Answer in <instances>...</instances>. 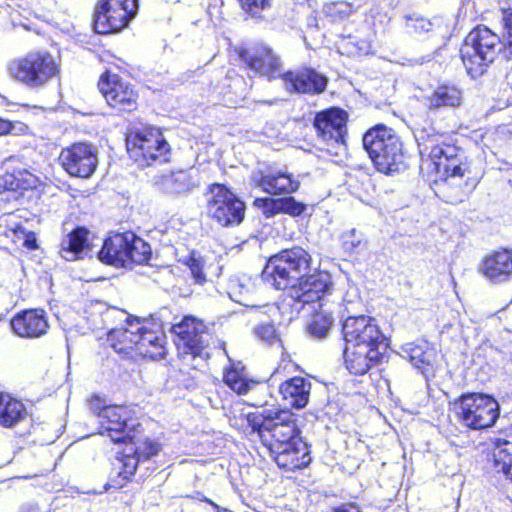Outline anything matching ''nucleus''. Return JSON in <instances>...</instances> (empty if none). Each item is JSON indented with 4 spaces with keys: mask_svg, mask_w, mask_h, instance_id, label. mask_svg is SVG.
Returning a JSON list of instances; mask_svg holds the SVG:
<instances>
[{
    "mask_svg": "<svg viewBox=\"0 0 512 512\" xmlns=\"http://www.w3.org/2000/svg\"><path fill=\"white\" fill-rule=\"evenodd\" d=\"M255 336L269 344L273 345L277 342H281L280 335L273 323H261L254 328Z\"/></svg>",
    "mask_w": 512,
    "mask_h": 512,
    "instance_id": "45",
    "label": "nucleus"
},
{
    "mask_svg": "<svg viewBox=\"0 0 512 512\" xmlns=\"http://www.w3.org/2000/svg\"><path fill=\"white\" fill-rule=\"evenodd\" d=\"M116 459L119 462L118 470L112 474L105 487L120 490L134 480L140 461L130 452H119Z\"/></svg>",
    "mask_w": 512,
    "mask_h": 512,
    "instance_id": "32",
    "label": "nucleus"
},
{
    "mask_svg": "<svg viewBox=\"0 0 512 512\" xmlns=\"http://www.w3.org/2000/svg\"><path fill=\"white\" fill-rule=\"evenodd\" d=\"M245 421L244 431L247 434H256L261 441L268 427V412L263 415L257 412H248L243 415Z\"/></svg>",
    "mask_w": 512,
    "mask_h": 512,
    "instance_id": "41",
    "label": "nucleus"
},
{
    "mask_svg": "<svg viewBox=\"0 0 512 512\" xmlns=\"http://www.w3.org/2000/svg\"><path fill=\"white\" fill-rule=\"evenodd\" d=\"M26 416V407L23 402L8 393L0 392V425L12 428Z\"/></svg>",
    "mask_w": 512,
    "mask_h": 512,
    "instance_id": "34",
    "label": "nucleus"
},
{
    "mask_svg": "<svg viewBox=\"0 0 512 512\" xmlns=\"http://www.w3.org/2000/svg\"><path fill=\"white\" fill-rule=\"evenodd\" d=\"M23 246L31 251L38 249L36 234L33 231H26L24 234Z\"/></svg>",
    "mask_w": 512,
    "mask_h": 512,
    "instance_id": "50",
    "label": "nucleus"
},
{
    "mask_svg": "<svg viewBox=\"0 0 512 512\" xmlns=\"http://www.w3.org/2000/svg\"><path fill=\"white\" fill-rule=\"evenodd\" d=\"M491 456L495 472L512 482V442L498 439Z\"/></svg>",
    "mask_w": 512,
    "mask_h": 512,
    "instance_id": "37",
    "label": "nucleus"
},
{
    "mask_svg": "<svg viewBox=\"0 0 512 512\" xmlns=\"http://www.w3.org/2000/svg\"><path fill=\"white\" fill-rule=\"evenodd\" d=\"M253 206L258 209L265 218H272L278 214H286L298 217L305 213L307 205L297 201L294 197H257L253 200Z\"/></svg>",
    "mask_w": 512,
    "mask_h": 512,
    "instance_id": "27",
    "label": "nucleus"
},
{
    "mask_svg": "<svg viewBox=\"0 0 512 512\" xmlns=\"http://www.w3.org/2000/svg\"><path fill=\"white\" fill-rule=\"evenodd\" d=\"M246 18L257 21L265 18V12L272 7V0H237Z\"/></svg>",
    "mask_w": 512,
    "mask_h": 512,
    "instance_id": "40",
    "label": "nucleus"
},
{
    "mask_svg": "<svg viewBox=\"0 0 512 512\" xmlns=\"http://www.w3.org/2000/svg\"><path fill=\"white\" fill-rule=\"evenodd\" d=\"M98 151L86 142H74L61 149L58 156L60 167L71 177L88 179L98 167Z\"/></svg>",
    "mask_w": 512,
    "mask_h": 512,
    "instance_id": "16",
    "label": "nucleus"
},
{
    "mask_svg": "<svg viewBox=\"0 0 512 512\" xmlns=\"http://www.w3.org/2000/svg\"><path fill=\"white\" fill-rule=\"evenodd\" d=\"M409 362L414 368L425 373L431 371L434 366L436 351L427 342L411 343L406 349Z\"/></svg>",
    "mask_w": 512,
    "mask_h": 512,
    "instance_id": "36",
    "label": "nucleus"
},
{
    "mask_svg": "<svg viewBox=\"0 0 512 512\" xmlns=\"http://www.w3.org/2000/svg\"><path fill=\"white\" fill-rule=\"evenodd\" d=\"M278 468L283 472H296L307 468L312 462L311 448L302 437L287 446L270 453Z\"/></svg>",
    "mask_w": 512,
    "mask_h": 512,
    "instance_id": "23",
    "label": "nucleus"
},
{
    "mask_svg": "<svg viewBox=\"0 0 512 512\" xmlns=\"http://www.w3.org/2000/svg\"><path fill=\"white\" fill-rule=\"evenodd\" d=\"M331 17L343 19L349 16L350 9L349 6L345 3H335L329 7L328 11Z\"/></svg>",
    "mask_w": 512,
    "mask_h": 512,
    "instance_id": "49",
    "label": "nucleus"
},
{
    "mask_svg": "<svg viewBox=\"0 0 512 512\" xmlns=\"http://www.w3.org/2000/svg\"><path fill=\"white\" fill-rule=\"evenodd\" d=\"M111 347L119 354L146 359L164 358L166 335L153 320L129 316L122 328L109 332Z\"/></svg>",
    "mask_w": 512,
    "mask_h": 512,
    "instance_id": "3",
    "label": "nucleus"
},
{
    "mask_svg": "<svg viewBox=\"0 0 512 512\" xmlns=\"http://www.w3.org/2000/svg\"><path fill=\"white\" fill-rule=\"evenodd\" d=\"M61 56L45 48L32 49L8 62V77L27 88L47 86L61 75Z\"/></svg>",
    "mask_w": 512,
    "mask_h": 512,
    "instance_id": "6",
    "label": "nucleus"
},
{
    "mask_svg": "<svg viewBox=\"0 0 512 512\" xmlns=\"http://www.w3.org/2000/svg\"><path fill=\"white\" fill-rule=\"evenodd\" d=\"M267 425L261 443L270 453L302 437L297 416L290 409L268 411Z\"/></svg>",
    "mask_w": 512,
    "mask_h": 512,
    "instance_id": "17",
    "label": "nucleus"
},
{
    "mask_svg": "<svg viewBox=\"0 0 512 512\" xmlns=\"http://www.w3.org/2000/svg\"><path fill=\"white\" fill-rule=\"evenodd\" d=\"M9 231L14 235L24 234L26 232L25 228L21 223L16 224L14 227L9 228Z\"/></svg>",
    "mask_w": 512,
    "mask_h": 512,
    "instance_id": "53",
    "label": "nucleus"
},
{
    "mask_svg": "<svg viewBox=\"0 0 512 512\" xmlns=\"http://www.w3.org/2000/svg\"><path fill=\"white\" fill-rule=\"evenodd\" d=\"M127 63L115 58L99 76L97 87L108 107L118 116L129 115L140 107V92L136 85L118 72H127Z\"/></svg>",
    "mask_w": 512,
    "mask_h": 512,
    "instance_id": "7",
    "label": "nucleus"
},
{
    "mask_svg": "<svg viewBox=\"0 0 512 512\" xmlns=\"http://www.w3.org/2000/svg\"><path fill=\"white\" fill-rule=\"evenodd\" d=\"M41 185L40 178L26 168L7 170L0 176V194L10 193L14 200L26 193L39 191Z\"/></svg>",
    "mask_w": 512,
    "mask_h": 512,
    "instance_id": "25",
    "label": "nucleus"
},
{
    "mask_svg": "<svg viewBox=\"0 0 512 512\" xmlns=\"http://www.w3.org/2000/svg\"><path fill=\"white\" fill-rule=\"evenodd\" d=\"M237 57L243 68L254 77L272 82L278 80L282 73L283 62L280 55L264 42L240 47Z\"/></svg>",
    "mask_w": 512,
    "mask_h": 512,
    "instance_id": "13",
    "label": "nucleus"
},
{
    "mask_svg": "<svg viewBox=\"0 0 512 512\" xmlns=\"http://www.w3.org/2000/svg\"><path fill=\"white\" fill-rule=\"evenodd\" d=\"M222 381L239 396L246 395L257 384L255 380L247 376L244 366L232 361L224 367Z\"/></svg>",
    "mask_w": 512,
    "mask_h": 512,
    "instance_id": "33",
    "label": "nucleus"
},
{
    "mask_svg": "<svg viewBox=\"0 0 512 512\" xmlns=\"http://www.w3.org/2000/svg\"><path fill=\"white\" fill-rule=\"evenodd\" d=\"M125 149L129 159L140 168L167 164L172 147L162 128L147 123H130L124 132Z\"/></svg>",
    "mask_w": 512,
    "mask_h": 512,
    "instance_id": "5",
    "label": "nucleus"
},
{
    "mask_svg": "<svg viewBox=\"0 0 512 512\" xmlns=\"http://www.w3.org/2000/svg\"><path fill=\"white\" fill-rule=\"evenodd\" d=\"M389 349L343 344L342 358L345 369L353 376H364L373 368L387 362Z\"/></svg>",
    "mask_w": 512,
    "mask_h": 512,
    "instance_id": "20",
    "label": "nucleus"
},
{
    "mask_svg": "<svg viewBox=\"0 0 512 512\" xmlns=\"http://www.w3.org/2000/svg\"><path fill=\"white\" fill-rule=\"evenodd\" d=\"M311 253L301 246L285 248L269 257L263 271V280L274 289L290 291L304 304L321 303L335 290L332 275L313 268Z\"/></svg>",
    "mask_w": 512,
    "mask_h": 512,
    "instance_id": "2",
    "label": "nucleus"
},
{
    "mask_svg": "<svg viewBox=\"0 0 512 512\" xmlns=\"http://www.w3.org/2000/svg\"><path fill=\"white\" fill-rule=\"evenodd\" d=\"M185 264L189 267L192 277L196 283L203 284L206 282L203 262L199 258H196L193 254H191L187 257Z\"/></svg>",
    "mask_w": 512,
    "mask_h": 512,
    "instance_id": "47",
    "label": "nucleus"
},
{
    "mask_svg": "<svg viewBox=\"0 0 512 512\" xmlns=\"http://www.w3.org/2000/svg\"><path fill=\"white\" fill-rule=\"evenodd\" d=\"M330 512H361V510L356 503L345 502L332 507Z\"/></svg>",
    "mask_w": 512,
    "mask_h": 512,
    "instance_id": "51",
    "label": "nucleus"
},
{
    "mask_svg": "<svg viewBox=\"0 0 512 512\" xmlns=\"http://www.w3.org/2000/svg\"><path fill=\"white\" fill-rule=\"evenodd\" d=\"M504 100L507 105H512V73L507 76V85L503 89Z\"/></svg>",
    "mask_w": 512,
    "mask_h": 512,
    "instance_id": "52",
    "label": "nucleus"
},
{
    "mask_svg": "<svg viewBox=\"0 0 512 512\" xmlns=\"http://www.w3.org/2000/svg\"><path fill=\"white\" fill-rule=\"evenodd\" d=\"M163 183L174 194H185L196 187L192 176L185 170L171 172L165 176Z\"/></svg>",
    "mask_w": 512,
    "mask_h": 512,
    "instance_id": "38",
    "label": "nucleus"
},
{
    "mask_svg": "<svg viewBox=\"0 0 512 512\" xmlns=\"http://www.w3.org/2000/svg\"><path fill=\"white\" fill-rule=\"evenodd\" d=\"M478 272L489 282L501 284L512 278V249L498 248L482 257Z\"/></svg>",
    "mask_w": 512,
    "mask_h": 512,
    "instance_id": "22",
    "label": "nucleus"
},
{
    "mask_svg": "<svg viewBox=\"0 0 512 512\" xmlns=\"http://www.w3.org/2000/svg\"><path fill=\"white\" fill-rule=\"evenodd\" d=\"M127 231L116 232L104 239L98 251V259L106 264L116 267H125Z\"/></svg>",
    "mask_w": 512,
    "mask_h": 512,
    "instance_id": "31",
    "label": "nucleus"
},
{
    "mask_svg": "<svg viewBox=\"0 0 512 512\" xmlns=\"http://www.w3.org/2000/svg\"><path fill=\"white\" fill-rule=\"evenodd\" d=\"M207 216L222 227L241 224L245 217V203L225 184L214 182L207 186Z\"/></svg>",
    "mask_w": 512,
    "mask_h": 512,
    "instance_id": "11",
    "label": "nucleus"
},
{
    "mask_svg": "<svg viewBox=\"0 0 512 512\" xmlns=\"http://www.w3.org/2000/svg\"><path fill=\"white\" fill-rule=\"evenodd\" d=\"M456 420L467 430L481 431L493 427L500 416V405L490 394L465 392L451 403Z\"/></svg>",
    "mask_w": 512,
    "mask_h": 512,
    "instance_id": "9",
    "label": "nucleus"
},
{
    "mask_svg": "<svg viewBox=\"0 0 512 512\" xmlns=\"http://www.w3.org/2000/svg\"><path fill=\"white\" fill-rule=\"evenodd\" d=\"M118 444H131L133 446L131 453L140 462L148 461L157 456L162 449V444L159 440L147 436L140 423L132 424L130 432Z\"/></svg>",
    "mask_w": 512,
    "mask_h": 512,
    "instance_id": "29",
    "label": "nucleus"
},
{
    "mask_svg": "<svg viewBox=\"0 0 512 512\" xmlns=\"http://www.w3.org/2000/svg\"><path fill=\"white\" fill-rule=\"evenodd\" d=\"M462 90L453 82L439 83L424 99L427 112L437 113L441 110L455 109L461 106Z\"/></svg>",
    "mask_w": 512,
    "mask_h": 512,
    "instance_id": "26",
    "label": "nucleus"
},
{
    "mask_svg": "<svg viewBox=\"0 0 512 512\" xmlns=\"http://www.w3.org/2000/svg\"><path fill=\"white\" fill-rule=\"evenodd\" d=\"M32 135L29 125L21 120H9L0 116V138L6 136L25 137Z\"/></svg>",
    "mask_w": 512,
    "mask_h": 512,
    "instance_id": "43",
    "label": "nucleus"
},
{
    "mask_svg": "<svg viewBox=\"0 0 512 512\" xmlns=\"http://www.w3.org/2000/svg\"><path fill=\"white\" fill-rule=\"evenodd\" d=\"M459 58L471 78L484 75L498 59L512 62L502 37L485 24L475 25L465 35L460 44Z\"/></svg>",
    "mask_w": 512,
    "mask_h": 512,
    "instance_id": "4",
    "label": "nucleus"
},
{
    "mask_svg": "<svg viewBox=\"0 0 512 512\" xmlns=\"http://www.w3.org/2000/svg\"><path fill=\"white\" fill-rule=\"evenodd\" d=\"M279 79L290 95L316 96L324 93L328 86V78L309 66L282 71Z\"/></svg>",
    "mask_w": 512,
    "mask_h": 512,
    "instance_id": "19",
    "label": "nucleus"
},
{
    "mask_svg": "<svg viewBox=\"0 0 512 512\" xmlns=\"http://www.w3.org/2000/svg\"><path fill=\"white\" fill-rule=\"evenodd\" d=\"M173 342L179 354L192 359L202 358L207 354L212 334L204 320L185 315L178 323L171 326Z\"/></svg>",
    "mask_w": 512,
    "mask_h": 512,
    "instance_id": "12",
    "label": "nucleus"
},
{
    "mask_svg": "<svg viewBox=\"0 0 512 512\" xmlns=\"http://www.w3.org/2000/svg\"><path fill=\"white\" fill-rule=\"evenodd\" d=\"M125 267L128 265H144L151 259L150 245L132 231H127Z\"/></svg>",
    "mask_w": 512,
    "mask_h": 512,
    "instance_id": "35",
    "label": "nucleus"
},
{
    "mask_svg": "<svg viewBox=\"0 0 512 512\" xmlns=\"http://www.w3.org/2000/svg\"><path fill=\"white\" fill-rule=\"evenodd\" d=\"M420 170L436 195L450 204L463 202L480 181L479 173L462 157L457 140L445 132L427 136Z\"/></svg>",
    "mask_w": 512,
    "mask_h": 512,
    "instance_id": "1",
    "label": "nucleus"
},
{
    "mask_svg": "<svg viewBox=\"0 0 512 512\" xmlns=\"http://www.w3.org/2000/svg\"><path fill=\"white\" fill-rule=\"evenodd\" d=\"M202 497H206V496L203 495V493H201L199 491H196L194 494H188V495L184 496L185 499L197 500V501H199V498H202Z\"/></svg>",
    "mask_w": 512,
    "mask_h": 512,
    "instance_id": "55",
    "label": "nucleus"
},
{
    "mask_svg": "<svg viewBox=\"0 0 512 512\" xmlns=\"http://www.w3.org/2000/svg\"><path fill=\"white\" fill-rule=\"evenodd\" d=\"M334 319L332 314L323 310H316L311 314L307 324V331L316 338H324L332 328Z\"/></svg>",
    "mask_w": 512,
    "mask_h": 512,
    "instance_id": "39",
    "label": "nucleus"
},
{
    "mask_svg": "<svg viewBox=\"0 0 512 512\" xmlns=\"http://www.w3.org/2000/svg\"><path fill=\"white\" fill-rule=\"evenodd\" d=\"M93 249L90 241V230L85 226H76L63 236L59 243V253L62 257L77 261L83 259Z\"/></svg>",
    "mask_w": 512,
    "mask_h": 512,
    "instance_id": "28",
    "label": "nucleus"
},
{
    "mask_svg": "<svg viewBox=\"0 0 512 512\" xmlns=\"http://www.w3.org/2000/svg\"><path fill=\"white\" fill-rule=\"evenodd\" d=\"M139 12V0H96L92 26L99 35L118 34L129 27Z\"/></svg>",
    "mask_w": 512,
    "mask_h": 512,
    "instance_id": "10",
    "label": "nucleus"
},
{
    "mask_svg": "<svg viewBox=\"0 0 512 512\" xmlns=\"http://www.w3.org/2000/svg\"><path fill=\"white\" fill-rule=\"evenodd\" d=\"M250 183L263 193L278 197H292L301 187L300 180L292 172L275 170L272 165L255 170Z\"/></svg>",
    "mask_w": 512,
    "mask_h": 512,
    "instance_id": "18",
    "label": "nucleus"
},
{
    "mask_svg": "<svg viewBox=\"0 0 512 512\" xmlns=\"http://www.w3.org/2000/svg\"><path fill=\"white\" fill-rule=\"evenodd\" d=\"M362 142L377 171L384 174L399 171L403 163V144L394 129L376 124L364 133Z\"/></svg>",
    "mask_w": 512,
    "mask_h": 512,
    "instance_id": "8",
    "label": "nucleus"
},
{
    "mask_svg": "<svg viewBox=\"0 0 512 512\" xmlns=\"http://www.w3.org/2000/svg\"><path fill=\"white\" fill-rule=\"evenodd\" d=\"M12 332L24 339H37L49 330L48 314L42 308H27L15 313L10 321Z\"/></svg>",
    "mask_w": 512,
    "mask_h": 512,
    "instance_id": "21",
    "label": "nucleus"
},
{
    "mask_svg": "<svg viewBox=\"0 0 512 512\" xmlns=\"http://www.w3.org/2000/svg\"><path fill=\"white\" fill-rule=\"evenodd\" d=\"M311 383L302 376H292L279 385V394L282 400L291 409H303L310 398Z\"/></svg>",
    "mask_w": 512,
    "mask_h": 512,
    "instance_id": "30",
    "label": "nucleus"
},
{
    "mask_svg": "<svg viewBox=\"0 0 512 512\" xmlns=\"http://www.w3.org/2000/svg\"><path fill=\"white\" fill-rule=\"evenodd\" d=\"M300 370V366L291 359L287 353H282L281 358L275 367L272 376L274 377H288Z\"/></svg>",
    "mask_w": 512,
    "mask_h": 512,
    "instance_id": "46",
    "label": "nucleus"
},
{
    "mask_svg": "<svg viewBox=\"0 0 512 512\" xmlns=\"http://www.w3.org/2000/svg\"><path fill=\"white\" fill-rule=\"evenodd\" d=\"M103 413L99 428L113 443L118 444L130 432L129 423L134 419V411L127 405L111 404Z\"/></svg>",
    "mask_w": 512,
    "mask_h": 512,
    "instance_id": "24",
    "label": "nucleus"
},
{
    "mask_svg": "<svg viewBox=\"0 0 512 512\" xmlns=\"http://www.w3.org/2000/svg\"><path fill=\"white\" fill-rule=\"evenodd\" d=\"M199 501L200 502H204V503H207L209 504L210 506H212L214 509H216L217 512L220 511V507L213 501L211 500L210 498L208 497H202V498H199Z\"/></svg>",
    "mask_w": 512,
    "mask_h": 512,
    "instance_id": "54",
    "label": "nucleus"
},
{
    "mask_svg": "<svg viewBox=\"0 0 512 512\" xmlns=\"http://www.w3.org/2000/svg\"><path fill=\"white\" fill-rule=\"evenodd\" d=\"M503 38L502 41L506 47V53L512 57V8H501Z\"/></svg>",
    "mask_w": 512,
    "mask_h": 512,
    "instance_id": "44",
    "label": "nucleus"
},
{
    "mask_svg": "<svg viewBox=\"0 0 512 512\" xmlns=\"http://www.w3.org/2000/svg\"><path fill=\"white\" fill-rule=\"evenodd\" d=\"M87 404L90 412L99 420L103 417L104 410L109 406L106 404L105 398L97 394L91 395L87 400Z\"/></svg>",
    "mask_w": 512,
    "mask_h": 512,
    "instance_id": "48",
    "label": "nucleus"
},
{
    "mask_svg": "<svg viewBox=\"0 0 512 512\" xmlns=\"http://www.w3.org/2000/svg\"><path fill=\"white\" fill-rule=\"evenodd\" d=\"M342 339L345 344L390 348V339L381 328L378 320L370 315L348 316L342 322Z\"/></svg>",
    "mask_w": 512,
    "mask_h": 512,
    "instance_id": "14",
    "label": "nucleus"
},
{
    "mask_svg": "<svg viewBox=\"0 0 512 512\" xmlns=\"http://www.w3.org/2000/svg\"><path fill=\"white\" fill-rule=\"evenodd\" d=\"M348 112L339 106H330L315 113L312 125L317 138L326 145L346 146L348 139Z\"/></svg>",
    "mask_w": 512,
    "mask_h": 512,
    "instance_id": "15",
    "label": "nucleus"
},
{
    "mask_svg": "<svg viewBox=\"0 0 512 512\" xmlns=\"http://www.w3.org/2000/svg\"><path fill=\"white\" fill-rule=\"evenodd\" d=\"M342 46L350 56H366L372 52V42L369 39L348 35L343 38Z\"/></svg>",
    "mask_w": 512,
    "mask_h": 512,
    "instance_id": "42",
    "label": "nucleus"
}]
</instances>
